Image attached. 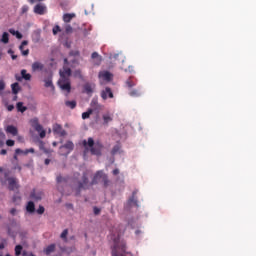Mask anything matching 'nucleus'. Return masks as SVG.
<instances>
[{"label": "nucleus", "instance_id": "obj_36", "mask_svg": "<svg viewBox=\"0 0 256 256\" xmlns=\"http://www.w3.org/2000/svg\"><path fill=\"white\" fill-rule=\"evenodd\" d=\"M53 35H57V33H61V27L59 25L54 26Z\"/></svg>", "mask_w": 256, "mask_h": 256}, {"label": "nucleus", "instance_id": "obj_29", "mask_svg": "<svg viewBox=\"0 0 256 256\" xmlns=\"http://www.w3.org/2000/svg\"><path fill=\"white\" fill-rule=\"evenodd\" d=\"M69 235V229H64L60 235V239L67 243V236Z\"/></svg>", "mask_w": 256, "mask_h": 256}, {"label": "nucleus", "instance_id": "obj_12", "mask_svg": "<svg viewBox=\"0 0 256 256\" xmlns=\"http://www.w3.org/2000/svg\"><path fill=\"white\" fill-rule=\"evenodd\" d=\"M46 11H47V7H45V5L43 4H37L34 7V13H36V15H45Z\"/></svg>", "mask_w": 256, "mask_h": 256}, {"label": "nucleus", "instance_id": "obj_62", "mask_svg": "<svg viewBox=\"0 0 256 256\" xmlns=\"http://www.w3.org/2000/svg\"><path fill=\"white\" fill-rule=\"evenodd\" d=\"M135 233L136 235H139L141 233V230H136Z\"/></svg>", "mask_w": 256, "mask_h": 256}, {"label": "nucleus", "instance_id": "obj_21", "mask_svg": "<svg viewBox=\"0 0 256 256\" xmlns=\"http://www.w3.org/2000/svg\"><path fill=\"white\" fill-rule=\"evenodd\" d=\"M75 19V13H66L63 15V21L64 23H71V21Z\"/></svg>", "mask_w": 256, "mask_h": 256}, {"label": "nucleus", "instance_id": "obj_61", "mask_svg": "<svg viewBox=\"0 0 256 256\" xmlns=\"http://www.w3.org/2000/svg\"><path fill=\"white\" fill-rule=\"evenodd\" d=\"M12 101H17V94L13 97Z\"/></svg>", "mask_w": 256, "mask_h": 256}, {"label": "nucleus", "instance_id": "obj_27", "mask_svg": "<svg viewBox=\"0 0 256 256\" xmlns=\"http://www.w3.org/2000/svg\"><path fill=\"white\" fill-rule=\"evenodd\" d=\"M84 91L87 93V95H91V93H93V86L89 83H86L84 85Z\"/></svg>", "mask_w": 256, "mask_h": 256}, {"label": "nucleus", "instance_id": "obj_8", "mask_svg": "<svg viewBox=\"0 0 256 256\" xmlns=\"http://www.w3.org/2000/svg\"><path fill=\"white\" fill-rule=\"evenodd\" d=\"M52 131L54 135H59V137H65V135H67V131L63 129V126H61V124H54L52 127Z\"/></svg>", "mask_w": 256, "mask_h": 256}, {"label": "nucleus", "instance_id": "obj_11", "mask_svg": "<svg viewBox=\"0 0 256 256\" xmlns=\"http://www.w3.org/2000/svg\"><path fill=\"white\" fill-rule=\"evenodd\" d=\"M101 97L106 101V99H113V91L111 88L106 87L104 90L101 92Z\"/></svg>", "mask_w": 256, "mask_h": 256}, {"label": "nucleus", "instance_id": "obj_50", "mask_svg": "<svg viewBox=\"0 0 256 256\" xmlns=\"http://www.w3.org/2000/svg\"><path fill=\"white\" fill-rule=\"evenodd\" d=\"M9 33H11V35H16L17 34V30L15 29H10Z\"/></svg>", "mask_w": 256, "mask_h": 256}, {"label": "nucleus", "instance_id": "obj_19", "mask_svg": "<svg viewBox=\"0 0 256 256\" xmlns=\"http://www.w3.org/2000/svg\"><path fill=\"white\" fill-rule=\"evenodd\" d=\"M44 68L45 65H43L41 62H34L32 64V71H43Z\"/></svg>", "mask_w": 256, "mask_h": 256}, {"label": "nucleus", "instance_id": "obj_60", "mask_svg": "<svg viewBox=\"0 0 256 256\" xmlns=\"http://www.w3.org/2000/svg\"><path fill=\"white\" fill-rule=\"evenodd\" d=\"M11 57H12L13 61H15V59H17V55H15V54H12Z\"/></svg>", "mask_w": 256, "mask_h": 256}, {"label": "nucleus", "instance_id": "obj_39", "mask_svg": "<svg viewBox=\"0 0 256 256\" xmlns=\"http://www.w3.org/2000/svg\"><path fill=\"white\" fill-rule=\"evenodd\" d=\"M129 203H133L134 205H137V200H135V192H133V196L129 199Z\"/></svg>", "mask_w": 256, "mask_h": 256}, {"label": "nucleus", "instance_id": "obj_28", "mask_svg": "<svg viewBox=\"0 0 256 256\" xmlns=\"http://www.w3.org/2000/svg\"><path fill=\"white\" fill-rule=\"evenodd\" d=\"M130 97H140L141 96V90L134 89L129 92Z\"/></svg>", "mask_w": 256, "mask_h": 256}, {"label": "nucleus", "instance_id": "obj_32", "mask_svg": "<svg viewBox=\"0 0 256 256\" xmlns=\"http://www.w3.org/2000/svg\"><path fill=\"white\" fill-rule=\"evenodd\" d=\"M2 43H9V33L7 32H4L3 35H2Z\"/></svg>", "mask_w": 256, "mask_h": 256}, {"label": "nucleus", "instance_id": "obj_46", "mask_svg": "<svg viewBox=\"0 0 256 256\" xmlns=\"http://www.w3.org/2000/svg\"><path fill=\"white\" fill-rule=\"evenodd\" d=\"M15 36L17 39H23V34H21L19 31L16 32Z\"/></svg>", "mask_w": 256, "mask_h": 256}, {"label": "nucleus", "instance_id": "obj_51", "mask_svg": "<svg viewBox=\"0 0 256 256\" xmlns=\"http://www.w3.org/2000/svg\"><path fill=\"white\" fill-rule=\"evenodd\" d=\"M3 249H5V241L0 243V250H3Z\"/></svg>", "mask_w": 256, "mask_h": 256}, {"label": "nucleus", "instance_id": "obj_15", "mask_svg": "<svg viewBox=\"0 0 256 256\" xmlns=\"http://www.w3.org/2000/svg\"><path fill=\"white\" fill-rule=\"evenodd\" d=\"M29 45V42L27 40L22 41L21 45L19 46V50L21 51L22 55L24 57H27L29 55V49L24 50L25 46Z\"/></svg>", "mask_w": 256, "mask_h": 256}, {"label": "nucleus", "instance_id": "obj_58", "mask_svg": "<svg viewBox=\"0 0 256 256\" xmlns=\"http://www.w3.org/2000/svg\"><path fill=\"white\" fill-rule=\"evenodd\" d=\"M1 155H7V150L2 149V150H1Z\"/></svg>", "mask_w": 256, "mask_h": 256}, {"label": "nucleus", "instance_id": "obj_38", "mask_svg": "<svg viewBox=\"0 0 256 256\" xmlns=\"http://www.w3.org/2000/svg\"><path fill=\"white\" fill-rule=\"evenodd\" d=\"M119 149H120L119 145H116V146L113 147L111 153L113 155H116V153H119Z\"/></svg>", "mask_w": 256, "mask_h": 256}, {"label": "nucleus", "instance_id": "obj_16", "mask_svg": "<svg viewBox=\"0 0 256 256\" xmlns=\"http://www.w3.org/2000/svg\"><path fill=\"white\" fill-rule=\"evenodd\" d=\"M68 181H69L68 177H63L61 175L57 176L56 183L58 185V190L60 191V193H63V190L59 188V185H61V183H67Z\"/></svg>", "mask_w": 256, "mask_h": 256}, {"label": "nucleus", "instance_id": "obj_30", "mask_svg": "<svg viewBox=\"0 0 256 256\" xmlns=\"http://www.w3.org/2000/svg\"><path fill=\"white\" fill-rule=\"evenodd\" d=\"M65 105H66V107H69L70 109H75L77 107V102L75 100L66 101Z\"/></svg>", "mask_w": 256, "mask_h": 256}, {"label": "nucleus", "instance_id": "obj_6", "mask_svg": "<svg viewBox=\"0 0 256 256\" xmlns=\"http://www.w3.org/2000/svg\"><path fill=\"white\" fill-rule=\"evenodd\" d=\"M31 127L37 131L40 135V139H45V136L47 135V131L43 129V126L39 123V118H33L30 120Z\"/></svg>", "mask_w": 256, "mask_h": 256}, {"label": "nucleus", "instance_id": "obj_3", "mask_svg": "<svg viewBox=\"0 0 256 256\" xmlns=\"http://www.w3.org/2000/svg\"><path fill=\"white\" fill-rule=\"evenodd\" d=\"M82 145L83 147H85L86 150L90 149L91 155L101 157V150L103 149V145L101 143H95V140H93V138H88V141L83 140Z\"/></svg>", "mask_w": 256, "mask_h": 256}, {"label": "nucleus", "instance_id": "obj_33", "mask_svg": "<svg viewBox=\"0 0 256 256\" xmlns=\"http://www.w3.org/2000/svg\"><path fill=\"white\" fill-rule=\"evenodd\" d=\"M22 252H23V246L17 245V246L15 247V255H16V256H19V255H21Z\"/></svg>", "mask_w": 256, "mask_h": 256}, {"label": "nucleus", "instance_id": "obj_23", "mask_svg": "<svg viewBox=\"0 0 256 256\" xmlns=\"http://www.w3.org/2000/svg\"><path fill=\"white\" fill-rule=\"evenodd\" d=\"M12 93L14 95H17L21 91V86H19V83L15 82L11 85Z\"/></svg>", "mask_w": 256, "mask_h": 256}, {"label": "nucleus", "instance_id": "obj_48", "mask_svg": "<svg viewBox=\"0 0 256 256\" xmlns=\"http://www.w3.org/2000/svg\"><path fill=\"white\" fill-rule=\"evenodd\" d=\"M70 55H73L74 57H77V56H79V51H72V52H70Z\"/></svg>", "mask_w": 256, "mask_h": 256}, {"label": "nucleus", "instance_id": "obj_17", "mask_svg": "<svg viewBox=\"0 0 256 256\" xmlns=\"http://www.w3.org/2000/svg\"><path fill=\"white\" fill-rule=\"evenodd\" d=\"M6 133H9L10 135H13V137H16V135L19 133V130L13 125H8L6 127Z\"/></svg>", "mask_w": 256, "mask_h": 256}, {"label": "nucleus", "instance_id": "obj_59", "mask_svg": "<svg viewBox=\"0 0 256 256\" xmlns=\"http://www.w3.org/2000/svg\"><path fill=\"white\" fill-rule=\"evenodd\" d=\"M14 169H18V171H21L22 168H21V166L17 165L14 167Z\"/></svg>", "mask_w": 256, "mask_h": 256}, {"label": "nucleus", "instance_id": "obj_9", "mask_svg": "<svg viewBox=\"0 0 256 256\" xmlns=\"http://www.w3.org/2000/svg\"><path fill=\"white\" fill-rule=\"evenodd\" d=\"M90 107L91 108L89 109H92L93 111H97V113L103 110V105L99 104V101L97 100V98H93L91 100Z\"/></svg>", "mask_w": 256, "mask_h": 256}, {"label": "nucleus", "instance_id": "obj_18", "mask_svg": "<svg viewBox=\"0 0 256 256\" xmlns=\"http://www.w3.org/2000/svg\"><path fill=\"white\" fill-rule=\"evenodd\" d=\"M102 119H103V125H109V123L113 121V115H111L110 113L103 114Z\"/></svg>", "mask_w": 256, "mask_h": 256}, {"label": "nucleus", "instance_id": "obj_41", "mask_svg": "<svg viewBox=\"0 0 256 256\" xmlns=\"http://www.w3.org/2000/svg\"><path fill=\"white\" fill-rule=\"evenodd\" d=\"M6 145H7L8 147H13V145H15V141L9 139V140L6 141Z\"/></svg>", "mask_w": 256, "mask_h": 256}, {"label": "nucleus", "instance_id": "obj_43", "mask_svg": "<svg viewBox=\"0 0 256 256\" xmlns=\"http://www.w3.org/2000/svg\"><path fill=\"white\" fill-rule=\"evenodd\" d=\"M29 153H35V149L33 148L26 149L24 152V155H29Z\"/></svg>", "mask_w": 256, "mask_h": 256}, {"label": "nucleus", "instance_id": "obj_14", "mask_svg": "<svg viewBox=\"0 0 256 256\" xmlns=\"http://www.w3.org/2000/svg\"><path fill=\"white\" fill-rule=\"evenodd\" d=\"M30 198L33 199V201H41V199H43V192L33 190L30 194Z\"/></svg>", "mask_w": 256, "mask_h": 256}, {"label": "nucleus", "instance_id": "obj_31", "mask_svg": "<svg viewBox=\"0 0 256 256\" xmlns=\"http://www.w3.org/2000/svg\"><path fill=\"white\" fill-rule=\"evenodd\" d=\"M93 115V109H88L86 112L82 113V119H89Z\"/></svg>", "mask_w": 256, "mask_h": 256}, {"label": "nucleus", "instance_id": "obj_47", "mask_svg": "<svg viewBox=\"0 0 256 256\" xmlns=\"http://www.w3.org/2000/svg\"><path fill=\"white\" fill-rule=\"evenodd\" d=\"M29 11V6L22 7V13H27Z\"/></svg>", "mask_w": 256, "mask_h": 256}, {"label": "nucleus", "instance_id": "obj_63", "mask_svg": "<svg viewBox=\"0 0 256 256\" xmlns=\"http://www.w3.org/2000/svg\"><path fill=\"white\" fill-rule=\"evenodd\" d=\"M0 147H3V141L0 140Z\"/></svg>", "mask_w": 256, "mask_h": 256}, {"label": "nucleus", "instance_id": "obj_7", "mask_svg": "<svg viewBox=\"0 0 256 256\" xmlns=\"http://www.w3.org/2000/svg\"><path fill=\"white\" fill-rule=\"evenodd\" d=\"M75 149V144L71 141H67L64 145L60 146V155H68Z\"/></svg>", "mask_w": 256, "mask_h": 256}, {"label": "nucleus", "instance_id": "obj_5", "mask_svg": "<svg viewBox=\"0 0 256 256\" xmlns=\"http://www.w3.org/2000/svg\"><path fill=\"white\" fill-rule=\"evenodd\" d=\"M119 232L117 233V239L114 240V246L112 249V256H125V244H119Z\"/></svg>", "mask_w": 256, "mask_h": 256}, {"label": "nucleus", "instance_id": "obj_34", "mask_svg": "<svg viewBox=\"0 0 256 256\" xmlns=\"http://www.w3.org/2000/svg\"><path fill=\"white\" fill-rule=\"evenodd\" d=\"M91 58L92 59H98V65L101 64V56H99V53L93 52L92 55H91Z\"/></svg>", "mask_w": 256, "mask_h": 256}, {"label": "nucleus", "instance_id": "obj_49", "mask_svg": "<svg viewBox=\"0 0 256 256\" xmlns=\"http://www.w3.org/2000/svg\"><path fill=\"white\" fill-rule=\"evenodd\" d=\"M13 109H15V106H14V105L11 104V105H8V106H7V110H8V111H13Z\"/></svg>", "mask_w": 256, "mask_h": 256}, {"label": "nucleus", "instance_id": "obj_10", "mask_svg": "<svg viewBox=\"0 0 256 256\" xmlns=\"http://www.w3.org/2000/svg\"><path fill=\"white\" fill-rule=\"evenodd\" d=\"M99 79H102L103 81H112L113 80V74L109 71H101L98 74Z\"/></svg>", "mask_w": 256, "mask_h": 256}, {"label": "nucleus", "instance_id": "obj_55", "mask_svg": "<svg viewBox=\"0 0 256 256\" xmlns=\"http://www.w3.org/2000/svg\"><path fill=\"white\" fill-rule=\"evenodd\" d=\"M128 71H129L130 73H133L135 70L133 69V66H129V67H128Z\"/></svg>", "mask_w": 256, "mask_h": 256}, {"label": "nucleus", "instance_id": "obj_44", "mask_svg": "<svg viewBox=\"0 0 256 256\" xmlns=\"http://www.w3.org/2000/svg\"><path fill=\"white\" fill-rule=\"evenodd\" d=\"M5 90V81L0 80V91Z\"/></svg>", "mask_w": 256, "mask_h": 256}, {"label": "nucleus", "instance_id": "obj_64", "mask_svg": "<svg viewBox=\"0 0 256 256\" xmlns=\"http://www.w3.org/2000/svg\"><path fill=\"white\" fill-rule=\"evenodd\" d=\"M8 53L12 54V53H13V50H9Z\"/></svg>", "mask_w": 256, "mask_h": 256}, {"label": "nucleus", "instance_id": "obj_20", "mask_svg": "<svg viewBox=\"0 0 256 256\" xmlns=\"http://www.w3.org/2000/svg\"><path fill=\"white\" fill-rule=\"evenodd\" d=\"M57 245L55 244H50L44 249L45 255H51V253H55Z\"/></svg>", "mask_w": 256, "mask_h": 256}, {"label": "nucleus", "instance_id": "obj_24", "mask_svg": "<svg viewBox=\"0 0 256 256\" xmlns=\"http://www.w3.org/2000/svg\"><path fill=\"white\" fill-rule=\"evenodd\" d=\"M26 210L28 213H35V203H33V201H29L27 203Z\"/></svg>", "mask_w": 256, "mask_h": 256}, {"label": "nucleus", "instance_id": "obj_1", "mask_svg": "<svg viewBox=\"0 0 256 256\" xmlns=\"http://www.w3.org/2000/svg\"><path fill=\"white\" fill-rule=\"evenodd\" d=\"M101 179L104 187H109V178L107 177V174L103 173V171L96 172L91 183H89L87 174H83L82 181L78 182V186L75 189L76 197L81 195V191L89 189L92 185H97Z\"/></svg>", "mask_w": 256, "mask_h": 256}, {"label": "nucleus", "instance_id": "obj_53", "mask_svg": "<svg viewBox=\"0 0 256 256\" xmlns=\"http://www.w3.org/2000/svg\"><path fill=\"white\" fill-rule=\"evenodd\" d=\"M112 173H113V175H119V169H114L113 171H112Z\"/></svg>", "mask_w": 256, "mask_h": 256}, {"label": "nucleus", "instance_id": "obj_57", "mask_svg": "<svg viewBox=\"0 0 256 256\" xmlns=\"http://www.w3.org/2000/svg\"><path fill=\"white\" fill-rule=\"evenodd\" d=\"M36 1H38L39 3H41V1H43V0H29V3H36Z\"/></svg>", "mask_w": 256, "mask_h": 256}, {"label": "nucleus", "instance_id": "obj_25", "mask_svg": "<svg viewBox=\"0 0 256 256\" xmlns=\"http://www.w3.org/2000/svg\"><path fill=\"white\" fill-rule=\"evenodd\" d=\"M137 85V82L133 80V77H130L126 80V86L128 89H132V87H135Z\"/></svg>", "mask_w": 256, "mask_h": 256}, {"label": "nucleus", "instance_id": "obj_4", "mask_svg": "<svg viewBox=\"0 0 256 256\" xmlns=\"http://www.w3.org/2000/svg\"><path fill=\"white\" fill-rule=\"evenodd\" d=\"M11 172L9 170L4 172V177L0 178L1 185H7L9 191H17L19 189V180L15 177H10Z\"/></svg>", "mask_w": 256, "mask_h": 256}, {"label": "nucleus", "instance_id": "obj_54", "mask_svg": "<svg viewBox=\"0 0 256 256\" xmlns=\"http://www.w3.org/2000/svg\"><path fill=\"white\" fill-rule=\"evenodd\" d=\"M0 139H5V133L2 130H0Z\"/></svg>", "mask_w": 256, "mask_h": 256}, {"label": "nucleus", "instance_id": "obj_37", "mask_svg": "<svg viewBox=\"0 0 256 256\" xmlns=\"http://www.w3.org/2000/svg\"><path fill=\"white\" fill-rule=\"evenodd\" d=\"M36 213H38V215H43V213H45V207L39 206V208L36 210Z\"/></svg>", "mask_w": 256, "mask_h": 256}, {"label": "nucleus", "instance_id": "obj_35", "mask_svg": "<svg viewBox=\"0 0 256 256\" xmlns=\"http://www.w3.org/2000/svg\"><path fill=\"white\" fill-rule=\"evenodd\" d=\"M13 203H15L16 205H19V203H21V196L19 195H14L12 198Z\"/></svg>", "mask_w": 256, "mask_h": 256}, {"label": "nucleus", "instance_id": "obj_22", "mask_svg": "<svg viewBox=\"0 0 256 256\" xmlns=\"http://www.w3.org/2000/svg\"><path fill=\"white\" fill-rule=\"evenodd\" d=\"M44 87L46 88H51V89H55V86L53 85V79L51 77H48L46 79H44Z\"/></svg>", "mask_w": 256, "mask_h": 256}, {"label": "nucleus", "instance_id": "obj_56", "mask_svg": "<svg viewBox=\"0 0 256 256\" xmlns=\"http://www.w3.org/2000/svg\"><path fill=\"white\" fill-rule=\"evenodd\" d=\"M44 163H45V165H49L51 163V160L47 158V159H45Z\"/></svg>", "mask_w": 256, "mask_h": 256}, {"label": "nucleus", "instance_id": "obj_45", "mask_svg": "<svg viewBox=\"0 0 256 256\" xmlns=\"http://www.w3.org/2000/svg\"><path fill=\"white\" fill-rule=\"evenodd\" d=\"M93 211H94V215H99V213H101V209L97 207H94Z\"/></svg>", "mask_w": 256, "mask_h": 256}, {"label": "nucleus", "instance_id": "obj_52", "mask_svg": "<svg viewBox=\"0 0 256 256\" xmlns=\"http://www.w3.org/2000/svg\"><path fill=\"white\" fill-rule=\"evenodd\" d=\"M10 213H11V215H15V214L17 213V209L12 208V209L10 210Z\"/></svg>", "mask_w": 256, "mask_h": 256}, {"label": "nucleus", "instance_id": "obj_2", "mask_svg": "<svg viewBox=\"0 0 256 256\" xmlns=\"http://www.w3.org/2000/svg\"><path fill=\"white\" fill-rule=\"evenodd\" d=\"M71 68H63L60 70V79L58 80V86L61 91H65L66 93H71Z\"/></svg>", "mask_w": 256, "mask_h": 256}, {"label": "nucleus", "instance_id": "obj_42", "mask_svg": "<svg viewBox=\"0 0 256 256\" xmlns=\"http://www.w3.org/2000/svg\"><path fill=\"white\" fill-rule=\"evenodd\" d=\"M65 31H66V33H73V27H71V25H67L65 27Z\"/></svg>", "mask_w": 256, "mask_h": 256}, {"label": "nucleus", "instance_id": "obj_13", "mask_svg": "<svg viewBox=\"0 0 256 256\" xmlns=\"http://www.w3.org/2000/svg\"><path fill=\"white\" fill-rule=\"evenodd\" d=\"M21 75H22V77H20L18 75L15 76L16 81H22L23 79L25 81H31V74H28L27 70H25V69L21 70Z\"/></svg>", "mask_w": 256, "mask_h": 256}, {"label": "nucleus", "instance_id": "obj_26", "mask_svg": "<svg viewBox=\"0 0 256 256\" xmlns=\"http://www.w3.org/2000/svg\"><path fill=\"white\" fill-rule=\"evenodd\" d=\"M16 109L17 111H19L20 113H25L27 111V107L23 106V102H18L16 104Z\"/></svg>", "mask_w": 256, "mask_h": 256}, {"label": "nucleus", "instance_id": "obj_40", "mask_svg": "<svg viewBox=\"0 0 256 256\" xmlns=\"http://www.w3.org/2000/svg\"><path fill=\"white\" fill-rule=\"evenodd\" d=\"M25 155V150H22L21 148H18L15 150V155Z\"/></svg>", "mask_w": 256, "mask_h": 256}]
</instances>
